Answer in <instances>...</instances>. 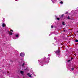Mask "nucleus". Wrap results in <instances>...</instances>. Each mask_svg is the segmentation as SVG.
Wrapping results in <instances>:
<instances>
[{
  "instance_id": "obj_1",
  "label": "nucleus",
  "mask_w": 78,
  "mask_h": 78,
  "mask_svg": "<svg viewBox=\"0 0 78 78\" xmlns=\"http://www.w3.org/2000/svg\"><path fill=\"white\" fill-rule=\"evenodd\" d=\"M20 56L22 57L24 56H25V53L23 52L21 53L20 54Z\"/></svg>"
},
{
  "instance_id": "obj_2",
  "label": "nucleus",
  "mask_w": 78,
  "mask_h": 78,
  "mask_svg": "<svg viewBox=\"0 0 78 78\" xmlns=\"http://www.w3.org/2000/svg\"><path fill=\"white\" fill-rule=\"evenodd\" d=\"M59 53H60V51L59 50H57L55 52V53L57 55H59Z\"/></svg>"
},
{
  "instance_id": "obj_3",
  "label": "nucleus",
  "mask_w": 78,
  "mask_h": 78,
  "mask_svg": "<svg viewBox=\"0 0 78 78\" xmlns=\"http://www.w3.org/2000/svg\"><path fill=\"white\" fill-rule=\"evenodd\" d=\"M27 75H28L29 77H31V74H30V73H28Z\"/></svg>"
},
{
  "instance_id": "obj_4",
  "label": "nucleus",
  "mask_w": 78,
  "mask_h": 78,
  "mask_svg": "<svg viewBox=\"0 0 78 78\" xmlns=\"http://www.w3.org/2000/svg\"><path fill=\"white\" fill-rule=\"evenodd\" d=\"M51 1H52L53 3H55L56 2V1L55 0H51Z\"/></svg>"
},
{
  "instance_id": "obj_5",
  "label": "nucleus",
  "mask_w": 78,
  "mask_h": 78,
  "mask_svg": "<svg viewBox=\"0 0 78 78\" xmlns=\"http://www.w3.org/2000/svg\"><path fill=\"white\" fill-rule=\"evenodd\" d=\"M16 37H19V34H16Z\"/></svg>"
},
{
  "instance_id": "obj_6",
  "label": "nucleus",
  "mask_w": 78,
  "mask_h": 78,
  "mask_svg": "<svg viewBox=\"0 0 78 78\" xmlns=\"http://www.w3.org/2000/svg\"><path fill=\"white\" fill-rule=\"evenodd\" d=\"M5 26H6V25H5V24L3 23L2 24V27H5Z\"/></svg>"
},
{
  "instance_id": "obj_7",
  "label": "nucleus",
  "mask_w": 78,
  "mask_h": 78,
  "mask_svg": "<svg viewBox=\"0 0 78 78\" xmlns=\"http://www.w3.org/2000/svg\"><path fill=\"white\" fill-rule=\"evenodd\" d=\"M20 73H21V74H22V75H23V71H21Z\"/></svg>"
},
{
  "instance_id": "obj_8",
  "label": "nucleus",
  "mask_w": 78,
  "mask_h": 78,
  "mask_svg": "<svg viewBox=\"0 0 78 78\" xmlns=\"http://www.w3.org/2000/svg\"><path fill=\"white\" fill-rule=\"evenodd\" d=\"M9 34H10V35H12V32H9Z\"/></svg>"
},
{
  "instance_id": "obj_9",
  "label": "nucleus",
  "mask_w": 78,
  "mask_h": 78,
  "mask_svg": "<svg viewBox=\"0 0 78 78\" xmlns=\"http://www.w3.org/2000/svg\"><path fill=\"white\" fill-rule=\"evenodd\" d=\"M60 3L61 4H63V2H62V1H61V2H60Z\"/></svg>"
},
{
  "instance_id": "obj_10",
  "label": "nucleus",
  "mask_w": 78,
  "mask_h": 78,
  "mask_svg": "<svg viewBox=\"0 0 78 78\" xmlns=\"http://www.w3.org/2000/svg\"><path fill=\"white\" fill-rule=\"evenodd\" d=\"M64 16V14H62V15L61 16V17H63Z\"/></svg>"
},
{
  "instance_id": "obj_11",
  "label": "nucleus",
  "mask_w": 78,
  "mask_h": 78,
  "mask_svg": "<svg viewBox=\"0 0 78 78\" xmlns=\"http://www.w3.org/2000/svg\"><path fill=\"white\" fill-rule=\"evenodd\" d=\"M75 41V42H78V40H76Z\"/></svg>"
},
{
  "instance_id": "obj_12",
  "label": "nucleus",
  "mask_w": 78,
  "mask_h": 78,
  "mask_svg": "<svg viewBox=\"0 0 78 78\" xmlns=\"http://www.w3.org/2000/svg\"><path fill=\"white\" fill-rule=\"evenodd\" d=\"M24 65H25V64L24 63H23V65H22V66L23 67Z\"/></svg>"
},
{
  "instance_id": "obj_13",
  "label": "nucleus",
  "mask_w": 78,
  "mask_h": 78,
  "mask_svg": "<svg viewBox=\"0 0 78 78\" xmlns=\"http://www.w3.org/2000/svg\"><path fill=\"white\" fill-rule=\"evenodd\" d=\"M62 24L63 25H65V24L64 23V22H63L62 23Z\"/></svg>"
},
{
  "instance_id": "obj_14",
  "label": "nucleus",
  "mask_w": 78,
  "mask_h": 78,
  "mask_svg": "<svg viewBox=\"0 0 78 78\" xmlns=\"http://www.w3.org/2000/svg\"><path fill=\"white\" fill-rule=\"evenodd\" d=\"M10 31H12H12H13V30H11V29H10Z\"/></svg>"
},
{
  "instance_id": "obj_15",
  "label": "nucleus",
  "mask_w": 78,
  "mask_h": 78,
  "mask_svg": "<svg viewBox=\"0 0 78 78\" xmlns=\"http://www.w3.org/2000/svg\"><path fill=\"white\" fill-rule=\"evenodd\" d=\"M67 19H70V17L69 16H68L67 18Z\"/></svg>"
},
{
  "instance_id": "obj_16",
  "label": "nucleus",
  "mask_w": 78,
  "mask_h": 78,
  "mask_svg": "<svg viewBox=\"0 0 78 78\" xmlns=\"http://www.w3.org/2000/svg\"><path fill=\"white\" fill-rule=\"evenodd\" d=\"M71 70H74V68H72Z\"/></svg>"
},
{
  "instance_id": "obj_17",
  "label": "nucleus",
  "mask_w": 78,
  "mask_h": 78,
  "mask_svg": "<svg viewBox=\"0 0 78 78\" xmlns=\"http://www.w3.org/2000/svg\"><path fill=\"white\" fill-rule=\"evenodd\" d=\"M57 20H59L60 19L59 18H57Z\"/></svg>"
},
{
  "instance_id": "obj_18",
  "label": "nucleus",
  "mask_w": 78,
  "mask_h": 78,
  "mask_svg": "<svg viewBox=\"0 0 78 78\" xmlns=\"http://www.w3.org/2000/svg\"><path fill=\"white\" fill-rule=\"evenodd\" d=\"M51 28H53V26H51Z\"/></svg>"
},
{
  "instance_id": "obj_19",
  "label": "nucleus",
  "mask_w": 78,
  "mask_h": 78,
  "mask_svg": "<svg viewBox=\"0 0 78 78\" xmlns=\"http://www.w3.org/2000/svg\"><path fill=\"white\" fill-rule=\"evenodd\" d=\"M46 63H47L46 62H45V64H47Z\"/></svg>"
},
{
  "instance_id": "obj_20",
  "label": "nucleus",
  "mask_w": 78,
  "mask_h": 78,
  "mask_svg": "<svg viewBox=\"0 0 78 78\" xmlns=\"http://www.w3.org/2000/svg\"><path fill=\"white\" fill-rule=\"evenodd\" d=\"M70 60H68V62H70Z\"/></svg>"
},
{
  "instance_id": "obj_21",
  "label": "nucleus",
  "mask_w": 78,
  "mask_h": 78,
  "mask_svg": "<svg viewBox=\"0 0 78 78\" xmlns=\"http://www.w3.org/2000/svg\"><path fill=\"white\" fill-rule=\"evenodd\" d=\"M68 12H66L65 13V14H68Z\"/></svg>"
},
{
  "instance_id": "obj_22",
  "label": "nucleus",
  "mask_w": 78,
  "mask_h": 78,
  "mask_svg": "<svg viewBox=\"0 0 78 78\" xmlns=\"http://www.w3.org/2000/svg\"><path fill=\"white\" fill-rule=\"evenodd\" d=\"M13 39H16V38H14V37H13Z\"/></svg>"
},
{
  "instance_id": "obj_23",
  "label": "nucleus",
  "mask_w": 78,
  "mask_h": 78,
  "mask_svg": "<svg viewBox=\"0 0 78 78\" xmlns=\"http://www.w3.org/2000/svg\"><path fill=\"white\" fill-rule=\"evenodd\" d=\"M45 58H46L45 57H44V59H45Z\"/></svg>"
},
{
  "instance_id": "obj_24",
  "label": "nucleus",
  "mask_w": 78,
  "mask_h": 78,
  "mask_svg": "<svg viewBox=\"0 0 78 78\" xmlns=\"http://www.w3.org/2000/svg\"><path fill=\"white\" fill-rule=\"evenodd\" d=\"M49 35V36H50V35H51V34H50Z\"/></svg>"
},
{
  "instance_id": "obj_25",
  "label": "nucleus",
  "mask_w": 78,
  "mask_h": 78,
  "mask_svg": "<svg viewBox=\"0 0 78 78\" xmlns=\"http://www.w3.org/2000/svg\"><path fill=\"white\" fill-rule=\"evenodd\" d=\"M48 56H50V54H49V55H48Z\"/></svg>"
},
{
  "instance_id": "obj_26",
  "label": "nucleus",
  "mask_w": 78,
  "mask_h": 78,
  "mask_svg": "<svg viewBox=\"0 0 78 78\" xmlns=\"http://www.w3.org/2000/svg\"><path fill=\"white\" fill-rule=\"evenodd\" d=\"M42 64H43V63H41V66H42Z\"/></svg>"
},
{
  "instance_id": "obj_27",
  "label": "nucleus",
  "mask_w": 78,
  "mask_h": 78,
  "mask_svg": "<svg viewBox=\"0 0 78 78\" xmlns=\"http://www.w3.org/2000/svg\"><path fill=\"white\" fill-rule=\"evenodd\" d=\"M73 59V58H71V59Z\"/></svg>"
},
{
  "instance_id": "obj_28",
  "label": "nucleus",
  "mask_w": 78,
  "mask_h": 78,
  "mask_svg": "<svg viewBox=\"0 0 78 78\" xmlns=\"http://www.w3.org/2000/svg\"><path fill=\"white\" fill-rule=\"evenodd\" d=\"M77 33H78V31H77Z\"/></svg>"
},
{
  "instance_id": "obj_29",
  "label": "nucleus",
  "mask_w": 78,
  "mask_h": 78,
  "mask_svg": "<svg viewBox=\"0 0 78 78\" xmlns=\"http://www.w3.org/2000/svg\"><path fill=\"white\" fill-rule=\"evenodd\" d=\"M7 73H8V72H7Z\"/></svg>"
},
{
  "instance_id": "obj_30",
  "label": "nucleus",
  "mask_w": 78,
  "mask_h": 78,
  "mask_svg": "<svg viewBox=\"0 0 78 78\" xmlns=\"http://www.w3.org/2000/svg\"><path fill=\"white\" fill-rule=\"evenodd\" d=\"M11 62H12V61H11Z\"/></svg>"
},
{
  "instance_id": "obj_31",
  "label": "nucleus",
  "mask_w": 78,
  "mask_h": 78,
  "mask_svg": "<svg viewBox=\"0 0 78 78\" xmlns=\"http://www.w3.org/2000/svg\"><path fill=\"white\" fill-rule=\"evenodd\" d=\"M15 1H16V0H15Z\"/></svg>"
},
{
  "instance_id": "obj_32",
  "label": "nucleus",
  "mask_w": 78,
  "mask_h": 78,
  "mask_svg": "<svg viewBox=\"0 0 78 78\" xmlns=\"http://www.w3.org/2000/svg\"><path fill=\"white\" fill-rule=\"evenodd\" d=\"M26 70V69H25V70Z\"/></svg>"
}]
</instances>
